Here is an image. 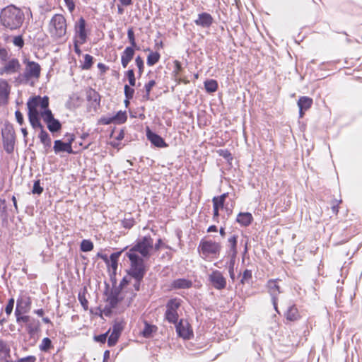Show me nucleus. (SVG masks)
<instances>
[{
  "mask_svg": "<svg viewBox=\"0 0 362 362\" xmlns=\"http://www.w3.org/2000/svg\"><path fill=\"white\" fill-rule=\"evenodd\" d=\"M237 243H238V235H233L228 239V250L227 253L228 256L231 257L232 259H235L236 257L238 251H237Z\"/></svg>",
  "mask_w": 362,
  "mask_h": 362,
  "instance_id": "obj_20",
  "label": "nucleus"
},
{
  "mask_svg": "<svg viewBox=\"0 0 362 362\" xmlns=\"http://www.w3.org/2000/svg\"><path fill=\"white\" fill-rule=\"evenodd\" d=\"M125 76L127 77L129 83L131 86H134L136 84V78L133 69H129L126 71Z\"/></svg>",
  "mask_w": 362,
  "mask_h": 362,
  "instance_id": "obj_45",
  "label": "nucleus"
},
{
  "mask_svg": "<svg viewBox=\"0 0 362 362\" xmlns=\"http://www.w3.org/2000/svg\"><path fill=\"white\" fill-rule=\"evenodd\" d=\"M157 329L156 326L151 325L148 322H145L144 328L142 331V335L145 338H148L151 337V334Z\"/></svg>",
  "mask_w": 362,
  "mask_h": 362,
  "instance_id": "obj_37",
  "label": "nucleus"
},
{
  "mask_svg": "<svg viewBox=\"0 0 362 362\" xmlns=\"http://www.w3.org/2000/svg\"><path fill=\"white\" fill-rule=\"evenodd\" d=\"M218 153L220 156L223 157L228 161L233 160V156L230 152L228 149H219Z\"/></svg>",
  "mask_w": 362,
  "mask_h": 362,
  "instance_id": "obj_48",
  "label": "nucleus"
},
{
  "mask_svg": "<svg viewBox=\"0 0 362 362\" xmlns=\"http://www.w3.org/2000/svg\"><path fill=\"white\" fill-rule=\"evenodd\" d=\"M284 316L286 320L289 321H296L300 317L298 308L293 304L288 307L287 310L284 313Z\"/></svg>",
  "mask_w": 362,
  "mask_h": 362,
  "instance_id": "obj_27",
  "label": "nucleus"
},
{
  "mask_svg": "<svg viewBox=\"0 0 362 362\" xmlns=\"http://www.w3.org/2000/svg\"><path fill=\"white\" fill-rule=\"evenodd\" d=\"M93 57L88 54H86L84 55V62L83 63V64L81 65V68L82 69H84V70H88L89 69L92 65H93Z\"/></svg>",
  "mask_w": 362,
  "mask_h": 362,
  "instance_id": "obj_40",
  "label": "nucleus"
},
{
  "mask_svg": "<svg viewBox=\"0 0 362 362\" xmlns=\"http://www.w3.org/2000/svg\"><path fill=\"white\" fill-rule=\"evenodd\" d=\"M146 137L153 145L158 148H165L168 146L160 135L153 132L148 128L146 131Z\"/></svg>",
  "mask_w": 362,
  "mask_h": 362,
  "instance_id": "obj_16",
  "label": "nucleus"
},
{
  "mask_svg": "<svg viewBox=\"0 0 362 362\" xmlns=\"http://www.w3.org/2000/svg\"><path fill=\"white\" fill-rule=\"evenodd\" d=\"M160 54L158 52H151L147 57V65L152 66L155 65L160 59Z\"/></svg>",
  "mask_w": 362,
  "mask_h": 362,
  "instance_id": "obj_33",
  "label": "nucleus"
},
{
  "mask_svg": "<svg viewBox=\"0 0 362 362\" xmlns=\"http://www.w3.org/2000/svg\"><path fill=\"white\" fill-rule=\"evenodd\" d=\"M120 335L115 334V333H111L108 339H107V344L109 346H115L119 337Z\"/></svg>",
  "mask_w": 362,
  "mask_h": 362,
  "instance_id": "obj_49",
  "label": "nucleus"
},
{
  "mask_svg": "<svg viewBox=\"0 0 362 362\" xmlns=\"http://www.w3.org/2000/svg\"><path fill=\"white\" fill-rule=\"evenodd\" d=\"M135 64L138 67L139 75V76H141L144 72V64L143 59L139 55H138L136 57Z\"/></svg>",
  "mask_w": 362,
  "mask_h": 362,
  "instance_id": "obj_46",
  "label": "nucleus"
},
{
  "mask_svg": "<svg viewBox=\"0 0 362 362\" xmlns=\"http://www.w3.org/2000/svg\"><path fill=\"white\" fill-rule=\"evenodd\" d=\"M40 327V322L33 319L32 321L28 322L26 325L28 333L30 336H33L38 330Z\"/></svg>",
  "mask_w": 362,
  "mask_h": 362,
  "instance_id": "obj_32",
  "label": "nucleus"
},
{
  "mask_svg": "<svg viewBox=\"0 0 362 362\" xmlns=\"http://www.w3.org/2000/svg\"><path fill=\"white\" fill-rule=\"evenodd\" d=\"M28 115L30 125L33 129L40 128L42 129V128H44L40 122L39 113H28Z\"/></svg>",
  "mask_w": 362,
  "mask_h": 362,
  "instance_id": "obj_30",
  "label": "nucleus"
},
{
  "mask_svg": "<svg viewBox=\"0 0 362 362\" xmlns=\"http://www.w3.org/2000/svg\"><path fill=\"white\" fill-rule=\"evenodd\" d=\"M24 20L25 15L23 11L13 4L4 8L0 13L1 25L11 30L20 28Z\"/></svg>",
  "mask_w": 362,
  "mask_h": 362,
  "instance_id": "obj_1",
  "label": "nucleus"
},
{
  "mask_svg": "<svg viewBox=\"0 0 362 362\" xmlns=\"http://www.w3.org/2000/svg\"><path fill=\"white\" fill-rule=\"evenodd\" d=\"M175 329L177 335L184 339H189L193 337V331L189 324L182 319L175 324Z\"/></svg>",
  "mask_w": 362,
  "mask_h": 362,
  "instance_id": "obj_13",
  "label": "nucleus"
},
{
  "mask_svg": "<svg viewBox=\"0 0 362 362\" xmlns=\"http://www.w3.org/2000/svg\"><path fill=\"white\" fill-rule=\"evenodd\" d=\"M38 136H39V139H40L41 143H44L45 141H48V140L51 139L49 135L45 130L44 128H42V129H40V132Z\"/></svg>",
  "mask_w": 362,
  "mask_h": 362,
  "instance_id": "obj_52",
  "label": "nucleus"
},
{
  "mask_svg": "<svg viewBox=\"0 0 362 362\" xmlns=\"http://www.w3.org/2000/svg\"><path fill=\"white\" fill-rule=\"evenodd\" d=\"M8 218V209L6 200L0 199V218L3 222H7Z\"/></svg>",
  "mask_w": 362,
  "mask_h": 362,
  "instance_id": "obj_31",
  "label": "nucleus"
},
{
  "mask_svg": "<svg viewBox=\"0 0 362 362\" xmlns=\"http://www.w3.org/2000/svg\"><path fill=\"white\" fill-rule=\"evenodd\" d=\"M36 357L35 356H28L26 357L21 358L16 362H35Z\"/></svg>",
  "mask_w": 362,
  "mask_h": 362,
  "instance_id": "obj_63",
  "label": "nucleus"
},
{
  "mask_svg": "<svg viewBox=\"0 0 362 362\" xmlns=\"http://www.w3.org/2000/svg\"><path fill=\"white\" fill-rule=\"evenodd\" d=\"M313 105V99L307 97L302 96L298 100V106L300 110H308Z\"/></svg>",
  "mask_w": 362,
  "mask_h": 362,
  "instance_id": "obj_29",
  "label": "nucleus"
},
{
  "mask_svg": "<svg viewBox=\"0 0 362 362\" xmlns=\"http://www.w3.org/2000/svg\"><path fill=\"white\" fill-rule=\"evenodd\" d=\"M124 95L127 99H132L134 93V90L129 85H125L124 87Z\"/></svg>",
  "mask_w": 362,
  "mask_h": 362,
  "instance_id": "obj_50",
  "label": "nucleus"
},
{
  "mask_svg": "<svg viewBox=\"0 0 362 362\" xmlns=\"http://www.w3.org/2000/svg\"><path fill=\"white\" fill-rule=\"evenodd\" d=\"M64 1L69 11L73 13L76 7L74 0H64Z\"/></svg>",
  "mask_w": 362,
  "mask_h": 362,
  "instance_id": "obj_60",
  "label": "nucleus"
},
{
  "mask_svg": "<svg viewBox=\"0 0 362 362\" xmlns=\"http://www.w3.org/2000/svg\"><path fill=\"white\" fill-rule=\"evenodd\" d=\"M221 249V245L219 243L204 239L201 240L197 248L201 257L204 259L209 257H217Z\"/></svg>",
  "mask_w": 362,
  "mask_h": 362,
  "instance_id": "obj_4",
  "label": "nucleus"
},
{
  "mask_svg": "<svg viewBox=\"0 0 362 362\" xmlns=\"http://www.w3.org/2000/svg\"><path fill=\"white\" fill-rule=\"evenodd\" d=\"M14 303L15 300L13 298H11L8 300V303L5 308V312L7 315H10L12 313L14 306Z\"/></svg>",
  "mask_w": 362,
  "mask_h": 362,
  "instance_id": "obj_55",
  "label": "nucleus"
},
{
  "mask_svg": "<svg viewBox=\"0 0 362 362\" xmlns=\"http://www.w3.org/2000/svg\"><path fill=\"white\" fill-rule=\"evenodd\" d=\"M21 67L19 61L17 59H11L0 71V74L6 73L11 74L17 72Z\"/></svg>",
  "mask_w": 362,
  "mask_h": 362,
  "instance_id": "obj_18",
  "label": "nucleus"
},
{
  "mask_svg": "<svg viewBox=\"0 0 362 362\" xmlns=\"http://www.w3.org/2000/svg\"><path fill=\"white\" fill-rule=\"evenodd\" d=\"M112 122H115L113 116L112 117H103L99 120V124L107 125Z\"/></svg>",
  "mask_w": 362,
  "mask_h": 362,
  "instance_id": "obj_59",
  "label": "nucleus"
},
{
  "mask_svg": "<svg viewBox=\"0 0 362 362\" xmlns=\"http://www.w3.org/2000/svg\"><path fill=\"white\" fill-rule=\"evenodd\" d=\"M39 106L43 110H49V98L46 95L43 97L37 95L30 98L27 102V107L28 109V113H39L37 110Z\"/></svg>",
  "mask_w": 362,
  "mask_h": 362,
  "instance_id": "obj_8",
  "label": "nucleus"
},
{
  "mask_svg": "<svg viewBox=\"0 0 362 362\" xmlns=\"http://www.w3.org/2000/svg\"><path fill=\"white\" fill-rule=\"evenodd\" d=\"M3 146L5 151L11 154L14 151L16 136L13 128L11 126H6L1 131Z\"/></svg>",
  "mask_w": 362,
  "mask_h": 362,
  "instance_id": "obj_7",
  "label": "nucleus"
},
{
  "mask_svg": "<svg viewBox=\"0 0 362 362\" xmlns=\"http://www.w3.org/2000/svg\"><path fill=\"white\" fill-rule=\"evenodd\" d=\"M109 332H110V329L104 334H101L95 336L94 340L97 342L104 344L107 340V337Z\"/></svg>",
  "mask_w": 362,
  "mask_h": 362,
  "instance_id": "obj_53",
  "label": "nucleus"
},
{
  "mask_svg": "<svg viewBox=\"0 0 362 362\" xmlns=\"http://www.w3.org/2000/svg\"><path fill=\"white\" fill-rule=\"evenodd\" d=\"M182 69V67L181 63L179 61L175 60L174 62V70L173 71L174 74V76L175 77H177V75L179 74V72L181 71Z\"/></svg>",
  "mask_w": 362,
  "mask_h": 362,
  "instance_id": "obj_61",
  "label": "nucleus"
},
{
  "mask_svg": "<svg viewBox=\"0 0 362 362\" xmlns=\"http://www.w3.org/2000/svg\"><path fill=\"white\" fill-rule=\"evenodd\" d=\"M87 100L90 103L95 110L100 106V96L95 90H90L88 93Z\"/></svg>",
  "mask_w": 362,
  "mask_h": 362,
  "instance_id": "obj_28",
  "label": "nucleus"
},
{
  "mask_svg": "<svg viewBox=\"0 0 362 362\" xmlns=\"http://www.w3.org/2000/svg\"><path fill=\"white\" fill-rule=\"evenodd\" d=\"M252 272L250 269H245L243 272L242 279L240 280V283L242 284H245L246 283H249L250 281L252 279Z\"/></svg>",
  "mask_w": 362,
  "mask_h": 362,
  "instance_id": "obj_44",
  "label": "nucleus"
},
{
  "mask_svg": "<svg viewBox=\"0 0 362 362\" xmlns=\"http://www.w3.org/2000/svg\"><path fill=\"white\" fill-rule=\"evenodd\" d=\"M156 85L154 80H150L148 83L144 85V89L146 93L142 96L143 100L146 101L150 99V93L152 88Z\"/></svg>",
  "mask_w": 362,
  "mask_h": 362,
  "instance_id": "obj_35",
  "label": "nucleus"
},
{
  "mask_svg": "<svg viewBox=\"0 0 362 362\" xmlns=\"http://www.w3.org/2000/svg\"><path fill=\"white\" fill-rule=\"evenodd\" d=\"M40 349L42 351H48L52 347V341L48 337H45L40 345Z\"/></svg>",
  "mask_w": 362,
  "mask_h": 362,
  "instance_id": "obj_42",
  "label": "nucleus"
},
{
  "mask_svg": "<svg viewBox=\"0 0 362 362\" xmlns=\"http://www.w3.org/2000/svg\"><path fill=\"white\" fill-rule=\"evenodd\" d=\"M180 301V299L174 298L170 299L166 303V310L164 318L170 324L175 325L179 322L177 310L181 305Z\"/></svg>",
  "mask_w": 362,
  "mask_h": 362,
  "instance_id": "obj_5",
  "label": "nucleus"
},
{
  "mask_svg": "<svg viewBox=\"0 0 362 362\" xmlns=\"http://www.w3.org/2000/svg\"><path fill=\"white\" fill-rule=\"evenodd\" d=\"M267 288L269 293L272 298V303L275 304L276 298H278L279 294L281 293L280 288L276 283V280H269L267 282Z\"/></svg>",
  "mask_w": 362,
  "mask_h": 362,
  "instance_id": "obj_23",
  "label": "nucleus"
},
{
  "mask_svg": "<svg viewBox=\"0 0 362 362\" xmlns=\"http://www.w3.org/2000/svg\"><path fill=\"white\" fill-rule=\"evenodd\" d=\"M93 249V243L90 240H83L81 243L80 250L83 252H90Z\"/></svg>",
  "mask_w": 362,
  "mask_h": 362,
  "instance_id": "obj_38",
  "label": "nucleus"
},
{
  "mask_svg": "<svg viewBox=\"0 0 362 362\" xmlns=\"http://www.w3.org/2000/svg\"><path fill=\"white\" fill-rule=\"evenodd\" d=\"M86 20L81 17L74 24L75 37L77 38L79 44L83 45L87 41V31L86 29Z\"/></svg>",
  "mask_w": 362,
  "mask_h": 362,
  "instance_id": "obj_11",
  "label": "nucleus"
},
{
  "mask_svg": "<svg viewBox=\"0 0 362 362\" xmlns=\"http://www.w3.org/2000/svg\"><path fill=\"white\" fill-rule=\"evenodd\" d=\"M25 313H15V315L16 317V322L18 324L25 323L28 324L30 322V317L29 315H25Z\"/></svg>",
  "mask_w": 362,
  "mask_h": 362,
  "instance_id": "obj_41",
  "label": "nucleus"
},
{
  "mask_svg": "<svg viewBox=\"0 0 362 362\" xmlns=\"http://www.w3.org/2000/svg\"><path fill=\"white\" fill-rule=\"evenodd\" d=\"M126 256L130 261V267L127 270V274L134 279H144L146 268L144 259L137 254L126 253Z\"/></svg>",
  "mask_w": 362,
  "mask_h": 362,
  "instance_id": "obj_2",
  "label": "nucleus"
},
{
  "mask_svg": "<svg viewBox=\"0 0 362 362\" xmlns=\"http://www.w3.org/2000/svg\"><path fill=\"white\" fill-rule=\"evenodd\" d=\"M153 247V239L151 236H144L141 240L136 242L127 253L136 254L139 252L142 257L149 256V250Z\"/></svg>",
  "mask_w": 362,
  "mask_h": 362,
  "instance_id": "obj_6",
  "label": "nucleus"
},
{
  "mask_svg": "<svg viewBox=\"0 0 362 362\" xmlns=\"http://www.w3.org/2000/svg\"><path fill=\"white\" fill-rule=\"evenodd\" d=\"M9 92L8 82L5 80H0V105L6 103Z\"/></svg>",
  "mask_w": 362,
  "mask_h": 362,
  "instance_id": "obj_25",
  "label": "nucleus"
},
{
  "mask_svg": "<svg viewBox=\"0 0 362 362\" xmlns=\"http://www.w3.org/2000/svg\"><path fill=\"white\" fill-rule=\"evenodd\" d=\"M127 37L131 44L130 47H132L133 48H136L137 49H139V48L136 47L137 46H136V40H135L134 32V30L132 28H129L128 29Z\"/></svg>",
  "mask_w": 362,
  "mask_h": 362,
  "instance_id": "obj_43",
  "label": "nucleus"
},
{
  "mask_svg": "<svg viewBox=\"0 0 362 362\" xmlns=\"http://www.w3.org/2000/svg\"><path fill=\"white\" fill-rule=\"evenodd\" d=\"M209 281L211 286L216 290H223L226 287V279L218 270H214L209 275Z\"/></svg>",
  "mask_w": 362,
  "mask_h": 362,
  "instance_id": "obj_12",
  "label": "nucleus"
},
{
  "mask_svg": "<svg viewBox=\"0 0 362 362\" xmlns=\"http://www.w3.org/2000/svg\"><path fill=\"white\" fill-rule=\"evenodd\" d=\"M15 116H16V119L17 122L20 125H22L23 124V122H24V119H23V114L19 110H16L15 112Z\"/></svg>",
  "mask_w": 362,
  "mask_h": 362,
  "instance_id": "obj_64",
  "label": "nucleus"
},
{
  "mask_svg": "<svg viewBox=\"0 0 362 362\" xmlns=\"http://www.w3.org/2000/svg\"><path fill=\"white\" fill-rule=\"evenodd\" d=\"M127 249V247H125L124 248H123L122 250H121L119 251L112 253L110 256V259H109L110 263H109V266H107V267L112 269V274L114 275L116 274V272L117 269L118 259L120 257V255H122V253Z\"/></svg>",
  "mask_w": 362,
  "mask_h": 362,
  "instance_id": "obj_21",
  "label": "nucleus"
},
{
  "mask_svg": "<svg viewBox=\"0 0 362 362\" xmlns=\"http://www.w3.org/2000/svg\"><path fill=\"white\" fill-rule=\"evenodd\" d=\"M212 202H213V208H216V209H222L224 206V203L222 200H221L219 198H218L217 197H214L213 199H212Z\"/></svg>",
  "mask_w": 362,
  "mask_h": 362,
  "instance_id": "obj_54",
  "label": "nucleus"
},
{
  "mask_svg": "<svg viewBox=\"0 0 362 362\" xmlns=\"http://www.w3.org/2000/svg\"><path fill=\"white\" fill-rule=\"evenodd\" d=\"M113 119L117 124H123L127 119V113L125 111H119L115 115L113 116Z\"/></svg>",
  "mask_w": 362,
  "mask_h": 362,
  "instance_id": "obj_39",
  "label": "nucleus"
},
{
  "mask_svg": "<svg viewBox=\"0 0 362 362\" xmlns=\"http://www.w3.org/2000/svg\"><path fill=\"white\" fill-rule=\"evenodd\" d=\"M86 288H84L83 291H80L78 294V300L85 310L88 308V301L86 298Z\"/></svg>",
  "mask_w": 362,
  "mask_h": 362,
  "instance_id": "obj_36",
  "label": "nucleus"
},
{
  "mask_svg": "<svg viewBox=\"0 0 362 362\" xmlns=\"http://www.w3.org/2000/svg\"><path fill=\"white\" fill-rule=\"evenodd\" d=\"M170 286L173 289H187L192 286V281L185 278H180L173 280Z\"/></svg>",
  "mask_w": 362,
  "mask_h": 362,
  "instance_id": "obj_22",
  "label": "nucleus"
},
{
  "mask_svg": "<svg viewBox=\"0 0 362 362\" xmlns=\"http://www.w3.org/2000/svg\"><path fill=\"white\" fill-rule=\"evenodd\" d=\"M42 192H43V187H41V185H40V180H35L32 192L33 194L40 195L42 193Z\"/></svg>",
  "mask_w": 362,
  "mask_h": 362,
  "instance_id": "obj_47",
  "label": "nucleus"
},
{
  "mask_svg": "<svg viewBox=\"0 0 362 362\" xmlns=\"http://www.w3.org/2000/svg\"><path fill=\"white\" fill-rule=\"evenodd\" d=\"M67 24L62 14H54L49 21L48 30L52 37L60 39L66 33Z\"/></svg>",
  "mask_w": 362,
  "mask_h": 362,
  "instance_id": "obj_3",
  "label": "nucleus"
},
{
  "mask_svg": "<svg viewBox=\"0 0 362 362\" xmlns=\"http://www.w3.org/2000/svg\"><path fill=\"white\" fill-rule=\"evenodd\" d=\"M196 25L208 28L211 26L214 23L212 16L206 12H203L198 14L197 18L194 21Z\"/></svg>",
  "mask_w": 362,
  "mask_h": 362,
  "instance_id": "obj_14",
  "label": "nucleus"
},
{
  "mask_svg": "<svg viewBox=\"0 0 362 362\" xmlns=\"http://www.w3.org/2000/svg\"><path fill=\"white\" fill-rule=\"evenodd\" d=\"M40 115L43 121L46 123L48 130L54 134L62 129V124L59 119H55L51 110H42Z\"/></svg>",
  "mask_w": 362,
  "mask_h": 362,
  "instance_id": "obj_10",
  "label": "nucleus"
},
{
  "mask_svg": "<svg viewBox=\"0 0 362 362\" xmlns=\"http://www.w3.org/2000/svg\"><path fill=\"white\" fill-rule=\"evenodd\" d=\"M31 307V299L29 296L20 297L16 300L15 313H28Z\"/></svg>",
  "mask_w": 362,
  "mask_h": 362,
  "instance_id": "obj_15",
  "label": "nucleus"
},
{
  "mask_svg": "<svg viewBox=\"0 0 362 362\" xmlns=\"http://www.w3.org/2000/svg\"><path fill=\"white\" fill-rule=\"evenodd\" d=\"M253 221V217L250 212H240L236 218V221L241 226L247 227L250 226Z\"/></svg>",
  "mask_w": 362,
  "mask_h": 362,
  "instance_id": "obj_24",
  "label": "nucleus"
},
{
  "mask_svg": "<svg viewBox=\"0 0 362 362\" xmlns=\"http://www.w3.org/2000/svg\"><path fill=\"white\" fill-rule=\"evenodd\" d=\"M119 290L115 289L113 291H111V292L108 295L106 299V302L108 303L110 309L116 308L119 302L121 300L119 298Z\"/></svg>",
  "mask_w": 362,
  "mask_h": 362,
  "instance_id": "obj_26",
  "label": "nucleus"
},
{
  "mask_svg": "<svg viewBox=\"0 0 362 362\" xmlns=\"http://www.w3.org/2000/svg\"><path fill=\"white\" fill-rule=\"evenodd\" d=\"M234 264H235V259H231L230 262L228 272H229L230 277L233 281H234V280H235V273H234V269H233Z\"/></svg>",
  "mask_w": 362,
  "mask_h": 362,
  "instance_id": "obj_62",
  "label": "nucleus"
},
{
  "mask_svg": "<svg viewBox=\"0 0 362 362\" xmlns=\"http://www.w3.org/2000/svg\"><path fill=\"white\" fill-rule=\"evenodd\" d=\"M40 66L38 63L28 61L23 74H20L18 80L21 82H28L31 78H39L40 75Z\"/></svg>",
  "mask_w": 362,
  "mask_h": 362,
  "instance_id": "obj_9",
  "label": "nucleus"
},
{
  "mask_svg": "<svg viewBox=\"0 0 362 362\" xmlns=\"http://www.w3.org/2000/svg\"><path fill=\"white\" fill-rule=\"evenodd\" d=\"M13 43L15 46L22 48L24 46V40L22 35L15 36L13 39Z\"/></svg>",
  "mask_w": 362,
  "mask_h": 362,
  "instance_id": "obj_51",
  "label": "nucleus"
},
{
  "mask_svg": "<svg viewBox=\"0 0 362 362\" xmlns=\"http://www.w3.org/2000/svg\"><path fill=\"white\" fill-rule=\"evenodd\" d=\"M135 54L134 48L127 47L121 55V64L123 68H126L129 63L132 60Z\"/></svg>",
  "mask_w": 362,
  "mask_h": 362,
  "instance_id": "obj_19",
  "label": "nucleus"
},
{
  "mask_svg": "<svg viewBox=\"0 0 362 362\" xmlns=\"http://www.w3.org/2000/svg\"><path fill=\"white\" fill-rule=\"evenodd\" d=\"M134 220L133 218H125L122 221V226L124 228L130 229L134 225Z\"/></svg>",
  "mask_w": 362,
  "mask_h": 362,
  "instance_id": "obj_58",
  "label": "nucleus"
},
{
  "mask_svg": "<svg viewBox=\"0 0 362 362\" xmlns=\"http://www.w3.org/2000/svg\"><path fill=\"white\" fill-rule=\"evenodd\" d=\"M0 353L9 356L10 349L7 346L6 343L0 339Z\"/></svg>",
  "mask_w": 362,
  "mask_h": 362,
  "instance_id": "obj_57",
  "label": "nucleus"
},
{
  "mask_svg": "<svg viewBox=\"0 0 362 362\" xmlns=\"http://www.w3.org/2000/svg\"><path fill=\"white\" fill-rule=\"evenodd\" d=\"M204 88L207 93H214L218 89V83L214 79L206 80L204 82Z\"/></svg>",
  "mask_w": 362,
  "mask_h": 362,
  "instance_id": "obj_34",
  "label": "nucleus"
},
{
  "mask_svg": "<svg viewBox=\"0 0 362 362\" xmlns=\"http://www.w3.org/2000/svg\"><path fill=\"white\" fill-rule=\"evenodd\" d=\"M123 329V327L120 322H115L112 325V333L117 334L119 335L121 334L122 331Z\"/></svg>",
  "mask_w": 362,
  "mask_h": 362,
  "instance_id": "obj_56",
  "label": "nucleus"
},
{
  "mask_svg": "<svg viewBox=\"0 0 362 362\" xmlns=\"http://www.w3.org/2000/svg\"><path fill=\"white\" fill-rule=\"evenodd\" d=\"M53 149L56 154L60 153H67L69 154L74 153L72 149V146L69 145V143L64 142L60 139L54 141Z\"/></svg>",
  "mask_w": 362,
  "mask_h": 362,
  "instance_id": "obj_17",
  "label": "nucleus"
}]
</instances>
